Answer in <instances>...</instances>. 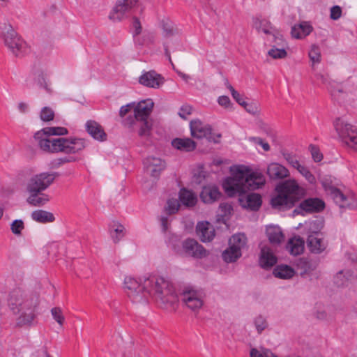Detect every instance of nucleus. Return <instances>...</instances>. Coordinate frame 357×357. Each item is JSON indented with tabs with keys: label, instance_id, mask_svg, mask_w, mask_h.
Wrapping results in <instances>:
<instances>
[{
	"label": "nucleus",
	"instance_id": "aec40b11",
	"mask_svg": "<svg viewBox=\"0 0 357 357\" xmlns=\"http://www.w3.org/2000/svg\"><path fill=\"white\" fill-rule=\"evenodd\" d=\"M139 82L143 86L150 88H159L164 82L161 75L154 70L144 72L139 77Z\"/></svg>",
	"mask_w": 357,
	"mask_h": 357
},
{
	"label": "nucleus",
	"instance_id": "473e14b6",
	"mask_svg": "<svg viewBox=\"0 0 357 357\" xmlns=\"http://www.w3.org/2000/svg\"><path fill=\"white\" fill-rule=\"evenodd\" d=\"M29 196L27 198V202L35 206H41L49 202L50 197L47 195L42 192H29Z\"/></svg>",
	"mask_w": 357,
	"mask_h": 357
},
{
	"label": "nucleus",
	"instance_id": "f8f14e48",
	"mask_svg": "<svg viewBox=\"0 0 357 357\" xmlns=\"http://www.w3.org/2000/svg\"><path fill=\"white\" fill-rule=\"evenodd\" d=\"M191 135L197 139L206 138L210 142H219L220 134H213L209 125L205 124L198 119L191 121L190 123Z\"/></svg>",
	"mask_w": 357,
	"mask_h": 357
},
{
	"label": "nucleus",
	"instance_id": "8fccbe9b",
	"mask_svg": "<svg viewBox=\"0 0 357 357\" xmlns=\"http://www.w3.org/2000/svg\"><path fill=\"white\" fill-rule=\"evenodd\" d=\"M163 34L165 37L172 36L178 33L177 29L172 22L164 23L162 26Z\"/></svg>",
	"mask_w": 357,
	"mask_h": 357
},
{
	"label": "nucleus",
	"instance_id": "20e7f679",
	"mask_svg": "<svg viewBox=\"0 0 357 357\" xmlns=\"http://www.w3.org/2000/svg\"><path fill=\"white\" fill-rule=\"evenodd\" d=\"M7 303L10 311L17 316V326H30L33 324L39 305L37 298L28 296L22 290L17 289L9 294Z\"/></svg>",
	"mask_w": 357,
	"mask_h": 357
},
{
	"label": "nucleus",
	"instance_id": "de8ad7c7",
	"mask_svg": "<svg viewBox=\"0 0 357 357\" xmlns=\"http://www.w3.org/2000/svg\"><path fill=\"white\" fill-rule=\"evenodd\" d=\"M52 315L54 319L60 325L62 326L65 318L63 314L62 310L60 307H54L51 310Z\"/></svg>",
	"mask_w": 357,
	"mask_h": 357
},
{
	"label": "nucleus",
	"instance_id": "39448f33",
	"mask_svg": "<svg viewBox=\"0 0 357 357\" xmlns=\"http://www.w3.org/2000/svg\"><path fill=\"white\" fill-rule=\"evenodd\" d=\"M307 194V190L294 178L285 180L278 184L271 199L273 208L286 210L292 208Z\"/></svg>",
	"mask_w": 357,
	"mask_h": 357
},
{
	"label": "nucleus",
	"instance_id": "49530a36",
	"mask_svg": "<svg viewBox=\"0 0 357 357\" xmlns=\"http://www.w3.org/2000/svg\"><path fill=\"white\" fill-rule=\"evenodd\" d=\"M227 87L230 91L233 98L241 106H243L247 102H245L243 97L234 89V88L228 82L227 83Z\"/></svg>",
	"mask_w": 357,
	"mask_h": 357
},
{
	"label": "nucleus",
	"instance_id": "e433bc0d",
	"mask_svg": "<svg viewBox=\"0 0 357 357\" xmlns=\"http://www.w3.org/2000/svg\"><path fill=\"white\" fill-rule=\"evenodd\" d=\"M109 232L112 241L116 243L124 237L126 229L122 225L118 222H113L110 225Z\"/></svg>",
	"mask_w": 357,
	"mask_h": 357
},
{
	"label": "nucleus",
	"instance_id": "6ab92c4d",
	"mask_svg": "<svg viewBox=\"0 0 357 357\" xmlns=\"http://www.w3.org/2000/svg\"><path fill=\"white\" fill-rule=\"evenodd\" d=\"M144 165L146 173L155 178L165 168V162L160 158L155 157L146 158L144 161Z\"/></svg>",
	"mask_w": 357,
	"mask_h": 357
},
{
	"label": "nucleus",
	"instance_id": "0eeeda50",
	"mask_svg": "<svg viewBox=\"0 0 357 357\" xmlns=\"http://www.w3.org/2000/svg\"><path fill=\"white\" fill-rule=\"evenodd\" d=\"M153 105L154 103L151 99L143 100L139 102H133V116H129L124 119V126L128 128H133L135 126V121L149 119Z\"/></svg>",
	"mask_w": 357,
	"mask_h": 357
},
{
	"label": "nucleus",
	"instance_id": "c03bdc74",
	"mask_svg": "<svg viewBox=\"0 0 357 357\" xmlns=\"http://www.w3.org/2000/svg\"><path fill=\"white\" fill-rule=\"evenodd\" d=\"M250 357H276L271 351L268 349H252L250 351Z\"/></svg>",
	"mask_w": 357,
	"mask_h": 357
},
{
	"label": "nucleus",
	"instance_id": "5fc2aeb1",
	"mask_svg": "<svg viewBox=\"0 0 357 357\" xmlns=\"http://www.w3.org/2000/svg\"><path fill=\"white\" fill-rule=\"evenodd\" d=\"M248 140L255 144L260 145L265 151H268L271 149L269 144L260 137H250Z\"/></svg>",
	"mask_w": 357,
	"mask_h": 357
},
{
	"label": "nucleus",
	"instance_id": "4c0bfd02",
	"mask_svg": "<svg viewBox=\"0 0 357 357\" xmlns=\"http://www.w3.org/2000/svg\"><path fill=\"white\" fill-rule=\"evenodd\" d=\"M31 218L33 220L40 223L52 222L54 220V215L43 210H36L32 212Z\"/></svg>",
	"mask_w": 357,
	"mask_h": 357
},
{
	"label": "nucleus",
	"instance_id": "0e129e2a",
	"mask_svg": "<svg viewBox=\"0 0 357 357\" xmlns=\"http://www.w3.org/2000/svg\"><path fill=\"white\" fill-rule=\"evenodd\" d=\"M259 128L266 135H271L272 130H271V127L268 124L261 122L259 124Z\"/></svg>",
	"mask_w": 357,
	"mask_h": 357
},
{
	"label": "nucleus",
	"instance_id": "6e6552de",
	"mask_svg": "<svg viewBox=\"0 0 357 357\" xmlns=\"http://www.w3.org/2000/svg\"><path fill=\"white\" fill-rule=\"evenodd\" d=\"M334 127L341 140L357 151V128L340 119L335 121Z\"/></svg>",
	"mask_w": 357,
	"mask_h": 357
},
{
	"label": "nucleus",
	"instance_id": "cd10ccee",
	"mask_svg": "<svg viewBox=\"0 0 357 357\" xmlns=\"http://www.w3.org/2000/svg\"><path fill=\"white\" fill-rule=\"evenodd\" d=\"M324 202L319 198H308L303 201L300 207L307 212H318L324 208Z\"/></svg>",
	"mask_w": 357,
	"mask_h": 357
},
{
	"label": "nucleus",
	"instance_id": "338daca9",
	"mask_svg": "<svg viewBox=\"0 0 357 357\" xmlns=\"http://www.w3.org/2000/svg\"><path fill=\"white\" fill-rule=\"evenodd\" d=\"M19 111L22 113H24L28 109V105L25 102H20L17 105Z\"/></svg>",
	"mask_w": 357,
	"mask_h": 357
},
{
	"label": "nucleus",
	"instance_id": "ddd939ff",
	"mask_svg": "<svg viewBox=\"0 0 357 357\" xmlns=\"http://www.w3.org/2000/svg\"><path fill=\"white\" fill-rule=\"evenodd\" d=\"M204 297L201 291L192 288H186L181 294V299L185 305L195 312L202 307Z\"/></svg>",
	"mask_w": 357,
	"mask_h": 357
},
{
	"label": "nucleus",
	"instance_id": "37998d69",
	"mask_svg": "<svg viewBox=\"0 0 357 357\" xmlns=\"http://www.w3.org/2000/svg\"><path fill=\"white\" fill-rule=\"evenodd\" d=\"M54 111L50 107H44L41 109L40 118L43 121H50L54 119Z\"/></svg>",
	"mask_w": 357,
	"mask_h": 357
},
{
	"label": "nucleus",
	"instance_id": "6e6d98bb",
	"mask_svg": "<svg viewBox=\"0 0 357 357\" xmlns=\"http://www.w3.org/2000/svg\"><path fill=\"white\" fill-rule=\"evenodd\" d=\"M132 29L134 38H135V36H138L142 33V27L141 23L139 20L136 17L133 18Z\"/></svg>",
	"mask_w": 357,
	"mask_h": 357
},
{
	"label": "nucleus",
	"instance_id": "a211bd4d",
	"mask_svg": "<svg viewBox=\"0 0 357 357\" xmlns=\"http://www.w3.org/2000/svg\"><path fill=\"white\" fill-rule=\"evenodd\" d=\"M183 248L187 255L194 258L201 259L208 255V251L202 245L190 238L183 241Z\"/></svg>",
	"mask_w": 357,
	"mask_h": 357
},
{
	"label": "nucleus",
	"instance_id": "1a4fd4ad",
	"mask_svg": "<svg viewBox=\"0 0 357 357\" xmlns=\"http://www.w3.org/2000/svg\"><path fill=\"white\" fill-rule=\"evenodd\" d=\"M246 244V237L243 234L233 235L229 240V247L222 252V257L226 263L235 262L241 255V250Z\"/></svg>",
	"mask_w": 357,
	"mask_h": 357
},
{
	"label": "nucleus",
	"instance_id": "9d476101",
	"mask_svg": "<svg viewBox=\"0 0 357 357\" xmlns=\"http://www.w3.org/2000/svg\"><path fill=\"white\" fill-rule=\"evenodd\" d=\"M323 185L328 195L340 208L349 210L357 208V199L353 192L343 193L333 186L326 185L324 183Z\"/></svg>",
	"mask_w": 357,
	"mask_h": 357
},
{
	"label": "nucleus",
	"instance_id": "603ef678",
	"mask_svg": "<svg viewBox=\"0 0 357 357\" xmlns=\"http://www.w3.org/2000/svg\"><path fill=\"white\" fill-rule=\"evenodd\" d=\"M12 232L15 235H20L24 229V222L22 220H15L10 225Z\"/></svg>",
	"mask_w": 357,
	"mask_h": 357
},
{
	"label": "nucleus",
	"instance_id": "7ed1b4c3",
	"mask_svg": "<svg viewBox=\"0 0 357 357\" xmlns=\"http://www.w3.org/2000/svg\"><path fill=\"white\" fill-rule=\"evenodd\" d=\"M231 176L222 183V188L229 197L241 195L248 190H255L262 188L266 183L264 174L252 171L244 165H236L230 168Z\"/></svg>",
	"mask_w": 357,
	"mask_h": 357
},
{
	"label": "nucleus",
	"instance_id": "a19ab883",
	"mask_svg": "<svg viewBox=\"0 0 357 357\" xmlns=\"http://www.w3.org/2000/svg\"><path fill=\"white\" fill-rule=\"evenodd\" d=\"M137 123H140L139 130L138 131V135L140 137H147L150 134V131L151 129V123L149 121V119H146L145 121H135V124Z\"/></svg>",
	"mask_w": 357,
	"mask_h": 357
},
{
	"label": "nucleus",
	"instance_id": "393cba45",
	"mask_svg": "<svg viewBox=\"0 0 357 357\" xmlns=\"http://www.w3.org/2000/svg\"><path fill=\"white\" fill-rule=\"evenodd\" d=\"M254 26L259 33H264L267 35L268 40L273 39V36L275 34H281L275 28H273L270 22L265 19H256L254 22Z\"/></svg>",
	"mask_w": 357,
	"mask_h": 357
},
{
	"label": "nucleus",
	"instance_id": "c9c22d12",
	"mask_svg": "<svg viewBox=\"0 0 357 357\" xmlns=\"http://www.w3.org/2000/svg\"><path fill=\"white\" fill-rule=\"evenodd\" d=\"M154 41L155 34L149 31H144L141 36L139 35L138 36H135V38H134L135 45L139 47L151 45Z\"/></svg>",
	"mask_w": 357,
	"mask_h": 357
},
{
	"label": "nucleus",
	"instance_id": "f704fd0d",
	"mask_svg": "<svg viewBox=\"0 0 357 357\" xmlns=\"http://www.w3.org/2000/svg\"><path fill=\"white\" fill-rule=\"evenodd\" d=\"M287 248L291 255H298L303 251L304 241L300 237H294L289 241Z\"/></svg>",
	"mask_w": 357,
	"mask_h": 357
},
{
	"label": "nucleus",
	"instance_id": "c756f323",
	"mask_svg": "<svg viewBox=\"0 0 357 357\" xmlns=\"http://www.w3.org/2000/svg\"><path fill=\"white\" fill-rule=\"evenodd\" d=\"M266 236L272 244H280L284 241V236L281 228L276 225H270L266 229Z\"/></svg>",
	"mask_w": 357,
	"mask_h": 357
},
{
	"label": "nucleus",
	"instance_id": "13d9d810",
	"mask_svg": "<svg viewBox=\"0 0 357 357\" xmlns=\"http://www.w3.org/2000/svg\"><path fill=\"white\" fill-rule=\"evenodd\" d=\"M342 15V8L339 6H334L331 8L330 17L332 20H337Z\"/></svg>",
	"mask_w": 357,
	"mask_h": 357
},
{
	"label": "nucleus",
	"instance_id": "dca6fc26",
	"mask_svg": "<svg viewBox=\"0 0 357 357\" xmlns=\"http://www.w3.org/2000/svg\"><path fill=\"white\" fill-rule=\"evenodd\" d=\"M54 177L52 174L41 173L29 180L27 185L28 192H42L47 189L53 182Z\"/></svg>",
	"mask_w": 357,
	"mask_h": 357
},
{
	"label": "nucleus",
	"instance_id": "7c9ffc66",
	"mask_svg": "<svg viewBox=\"0 0 357 357\" xmlns=\"http://www.w3.org/2000/svg\"><path fill=\"white\" fill-rule=\"evenodd\" d=\"M86 128L89 134L94 139L100 141H104L106 139V134L97 122L89 121L86 123Z\"/></svg>",
	"mask_w": 357,
	"mask_h": 357
},
{
	"label": "nucleus",
	"instance_id": "412c9836",
	"mask_svg": "<svg viewBox=\"0 0 357 357\" xmlns=\"http://www.w3.org/2000/svg\"><path fill=\"white\" fill-rule=\"evenodd\" d=\"M196 232L202 242H210L215 236V229L207 221L199 222L196 227Z\"/></svg>",
	"mask_w": 357,
	"mask_h": 357
},
{
	"label": "nucleus",
	"instance_id": "774afa93",
	"mask_svg": "<svg viewBox=\"0 0 357 357\" xmlns=\"http://www.w3.org/2000/svg\"><path fill=\"white\" fill-rule=\"evenodd\" d=\"M342 275H343V271H340L335 276V282L337 283V285L340 286V285H343L344 284V282H340L338 281V280L340 279Z\"/></svg>",
	"mask_w": 357,
	"mask_h": 357
},
{
	"label": "nucleus",
	"instance_id": "a878e982",
	"mask_svg": "<svg viewBox=\"0 0 357 357\" xmlns=\"http://www.w3.org/2000/svg\"><path fill=\"white\" fill-rule=\"evenodd\" d=\"M239 202L243 208L256 211L261 204V197L258 194L251 193L246 196L241 197Z\"/></svg>",
	"mask_w": 357,
	"mask_h": 357
},
{
	"label": "nucleus",
	"instance_id": "f257e3e1",
	"mask_svg": "<svg viewBox=\"0 0 357 357\" xmlns=\"http://www.w3.org/2000/svg\"><path fill=\"white\" fill-rule=\"evenodd\" d=\"M123 289L134 303L146 304L153 299L165 307H173L177 302V294L172 282L157 274L146 275L139 278L131 275L124 277Z\"/></svg>",
	"mask_w": 357,
	"mask_h": 357
},
{
	"label": "nucleus",
	"instance_id": "a18cd8bd",
	"mask_svg": "<svg viewBox=\"0 0 357 357\" xmlns=\"http://www.w3.org/2000/svg\"><path fill=\"white\" fill-rule=\"evenodd\" d=\"M284 158L287 163L297 171L300 169V167L303 166L296 155L287 153L284 155Z\"/></svg>",
	"mask_w": 357,
	"mask_h": 357
},
{
	"label": "nucleus",
	"instance_id": "e2e57ef3",
	"mask_svg": "<svg viewBox=\"0 0 357 357\" xmlns=\"http://www.w3.org/2000/svg\"><path fill=\"white\" fill-rule=\"evenodd\" d=\"M314 316L318 319H320V320H325L326 318H327V313L326 312L323 310V309H321V310H317L315 312H314Z\"/></svg>",
	"mask_w": 357,
	"mask_h": 357
},
{
	"label": "nucleus",
	"instance_id": "bb28decb",
	"mask_svg": "<svg viewBox=\"0 0 357 357\" xmlns=\"http://www.w3.org/2000/svg\"><path fill=\"white\" fill-rule=\"evenodd\" d=\"M172 146L181 151L190 152L196 149L197 144L190 138H175L172 141Z\"/></svg>",
	"mask_w": 357,
	"mask_h": 357
},
{
	"label": "nucleus",
	"instance_id": "bf43d9fd",
	"mask_svg": "<svg viewBox=\"0 0 357 357\" xmlns=\"http://www.w3.org/2000/svg\"><path fill=\"white\" fill-rule=\"evenodd\" d=\"M219 209L222 212V216H227L231 213L232 210L231 206L227 203H222L219 206Z\"/></svg>",
	"mask_w": 357,
	"mask_h": 357
},
{
	"label": "nucleus",
	"instance_id": "5701e85b",
	"mask_svg": "<svg viewBox=\"0 0 357 357\" xmlns=\"http://www.w3.org/2000/svg\"><path fill=\"white\" fill-rule=\"evenodd\" d=\"M277 263V257L271 248L264 245L261 248L259 264L264 268H270Z\"/></svg>",
	"mask_w": 357,
	"mask_h": 357
},
{
	"label": "nucleus",
	"instance_id": "423d86ee",
	"mask_svg": "<svg viewBox=\"0 0 357 357\" xmlns=\"http://www.w3.org/2000/svg\"><path fill=\"white\" fill-rule=\"evenodd\" d=\"M0 29L4 45L14 56L23 58L31 52L29 45L10 23H3Z\"/></svg>",
	"mask_w": 357,
	"mask_h": 357
},
{
	"label": "nucleus",
	"instance_id": "9b49d317",
	"mask_svg": "<svg viewBox=\"0 0 357 357\" xmlns=\"http://www.w3.org/2000/svg\"><path fill=\"white\" fill-rule=\"evenodd\" d=\"M315 225L319 226V229H321L323 227L321 221L316 220L310 223V230L311 234L307 237V245L311 252L320 254L326 249L327 242L321 233L314 230Z\"/></svg>",
	"mask_w": 357,
	"mask_h": 357
},
{
	"label": "nucleus",
	"instance_id": "c85d7f7f",
	"mask_svg": "<svg viewBox=\"0 0 357 357\" xmlns=\"http://www.w3.org/2000/svg\"><path fill=\"white\" fill-rule=\"evenodd\" d=\"M312 26L307 22H302L298 24H295L291 29V36L296 39L305 38L312 31Z\"/></svg>",
	"mask_w": 357,
	"mask_h": 357
},
{
	"label": "nucleus",
	"instance_id": "2f4dec72",
	"mask_svg": "<svg viewBox=\"0 0 357 357\" xmlns=\"http://www.w3.org/2000/svg\"><path fill=\"white\" fill-rule=\"evenodd\" d=\"M179 199L181 203L187 206H194L197 201L196 195L191 190L182 188L179 192Z\"/></svg>",
	"mask_w": 357,
	"mask_h": 357
},
{
	"label": "nucleus",
	"instance_id": "4be33fe9",
	"mask_svg": "<svg viewBox=\"0 0 357 357\" xmlns=\"http://www.w3.org/2000/svg\"><path fill=\"white\" fill-rule=\"evenodd\" d=\"M221 197V192L215 185H208L203 187L200 193V199L205 204H212L218 200Z\"/></svg>",
	"mask_w": 357,
	"mask_h": 357
},
{
	"label": "nucleus",
	"instance_id": "864d4df0",
	"mask_svg": "<svg viewBox=\"0 0 357 357\" xmlns=\"http://www.w3.org/2000/svg\"><path fill=\"white\" fill-rule=\"evenodd\" d=\"M309 149L310 151L312 157L314 162H320L323 158V155L320 152L318 147L315 146L314 145H310Z\"/></svg>",
	"mask_w": 357,
	"mask_h": 357
},
{
	"label": "nucleus",
	"instance_id": "052dcab7",
	"mask_svg": "<svg viewBox=\"0 0 357 357\" xmlns=\"http://www.w3.org/2000/svg\"><path fill=\"white\" fill-rule=\"evenodd\" d=\"M130 111H133V102L122 106L119 110V115L123 118Z\"/></svg>",
	"mask_w": 357,
	"mask_h": 357
},
{
	"label": "nucleus",
	"instance_id": "680f3d73",
	"mask_svg": "<svg viewBox=\"0 0 357 357\" xmlns=\"http://www.w3.org/2000/svg\"><path fill=\"white\" fill-rule=\"evenodd\" d=\"M192 107L190 105H184L183 106L179 112V116L183 119H186L188 115H190L192 112Z\"/></svg>",
	"mask_w": 357,
	"mask_h": 357
},
{
	"label": "nucleus",
	"instance_id": "f3484780",
	"mask_svg": "<svg viewBox=\"0 0 357 357\" xmlns=\"http://www.w3.org/2000/svg\"><path fill=\"white\" fill-rule=\"evenodd\" d=\"M30 75L39 89L45 90L50 94L53 93L52 83L42 68L33 66L30 72Z\"/></svg>",
	"mask_w": 357,
	"mask_h": 357
},
{
	"label": "nucleus",
	"instance_id": "69168bd1",
	"mask_svg": "<svg viewBox=\"0 0 357 357\" xmlns=\"http://www.w3.org/2000/svg\"><path fill=\"white\" fill-rule=\"evenodd\" d=\"M162 229L164 232L167 231L169 227V220L166 217H162L160 219Z\"/></svg>",
	"mask_w": 357,
	"mask_h": 357
},
{
	"label": "nucleus",
	"instance_id": "b1692460",
	"mask_svg": "<svg viewBox=\"0 0 357 357\" xmlns=\"http://www.w3.org/2000/svg\"><path fill=\"white\" fill-rule=\"evenodd\" d=\"M267 174L271 179H282L289 176V170L278 162H271L267 167Z\"/></svg>",
	"mask_w": 357,
	"mask_h": 357
},
{
	"label": "nucleus",
	"instance_id": "2eb2a0df",
	"mask_svg": "<svg viewBox=\"0 0 357 357\" xmlns=\"http://www.w3.org/2000/svg\"><path fill=\"white\" fill-rule=\"evenodd\" d=\"M270 41L273 44L268 51V55L273 59H283L287 56L288 43L282 34H275Z\"/></svg>",
	"mask_w": 357,
	"mask_h": 357
},
{
	"label": "nucleus",
	"instance_id": "3c124183",
	"mask_svg": "<svg viewBox=\"0 0 357 357\" xmlns=\"http://www.w3.org/2000/svg\"><path fill=\"white\" fill-rule=\"evenodd\" d=\"M254 324L259 333H261L267 327L266 320L261 316L255 318Z\"/></svg>",
	"mask_w": 357,
	"mask_h": 357
},
{
	"label": "nucleus",
	"instance_id": "f03ea898",
	"mask_svg": "<svg viewBox=\"0 0 357 357\" xmlns=\"http://www.w3.org/2000/svg\"><path fill=\"white\" fill-rule=\"evenodd\" d=\"M68 130L63 127H47L38 131L34 135L39 148L47 153H63L68 155L80 153L86 146L83 138L78 137H52L68 134Z\"/></svg>",
	"mask_w": 357,
	"mask_h": 357
},
{
	"label": "nucleus",
	"instance_id": "ea45409f",
	"mask_svg": "<svg viewBox=\"0 0 357 357\" xmlns=\"http://www.w3.org/2000/svg\"><path fill=\"white\" fill-rule=\"evenodd\" d=\"M308 56L313 64L320 63L321 54L319 47L317 45H312L310 47Z\"/></svg>",
	"mask_w": 357,
	"mask_h": 357
},
{
	"label": "nucleus",
	"instance_id": "4468645a",
	"mask_svg": "<svg viewBox=\"0 0 357 357\" xmlns=\"http://www.w3.org/2000/svg\"><path fill=\"white\" fill-rule=\"evenodd\" d=\"M138 5V0H117L111 10L109 18L114 22L122 20L126 14L135 9Z\"/></svg>",
	"mask_w": 357,
	"mask_h": 357
},
{
	"label": "nucleus",
	"instance_id": "72a5a7b5",
	"mask_svg": "<svg viewBox=\"0 0 357 357\" xmlns=\"http://www.w3.org/2000/svg\"><path fill=\"white\" fill-rule=\"evenodd\" d=\"M273 273L276 278L288 280L295 275V271L288 265H278L274 268Z\"/></svg>",
	"mask_w": 357,
	"mask_h": 357
},
{
	"label": "nucleus",
	"instance_id": "09e8293b",
	"mask_svg": "<svg viewBox=\"0 0 357 357\" xmlns=\"http://www.w3.org/2000/svg\"><path fill=\"white\" fill-rule=\"evenodd\" d=\"M244 109L252 115L259 114L260 112L259 105L257 102H246L243 106Z\"/></svg>",
	"mask_w": 357,
	"mask_h": 357
},
{
	"label": "nucleus",
	"instance_id": "4d7b16f0",
	"mask_svg": "<svg viewBox=\"0 0 357 357\" xmlns=\"http://www.w3.org/2000/svg\"><path fill=\"white\" fill-rule=\"evenodd\" d=\"M218 102L220 106L225 109L231 108L232 106V103L231 102L229 98L226 96H220L218 98Z\"/></svg>",
	"mask_w": 357,
	"mask_h": 357
},
{
	"label": "nucleus",
	"instance_id": "58836bf2",
	"mask_svg": "<svg viewBox=\"0 0 357 357\" xmlns=\"http://www.w3.org/2000/svg\"><path fill=\"white\" fill-rule=\"evenodd\" d=\"M179 207L180 203L176 198H169L167 201L165 211L167 214L172 215L178 212Z\"/></svg>",
	"mask_w": 357,
	"mask_h": 357
},
{
	"label": "nucleus",
	"instance_id": "79ce46f5",
	"mask_svg": "<svg viewBox=\"0 0 357 357\" xmlns=\"http://www.w3.org/2000/svg\"><path fill=\"white\" fill-rule=\"evenodd\" d=\"M298 172L305 178V180L312 185L316 183L317 180L315 176L310 172L308 168L304 165L300 167Z\"/></svg>",
	"mask_w": 357,
	"mask_h": 357
}]
</instances>
